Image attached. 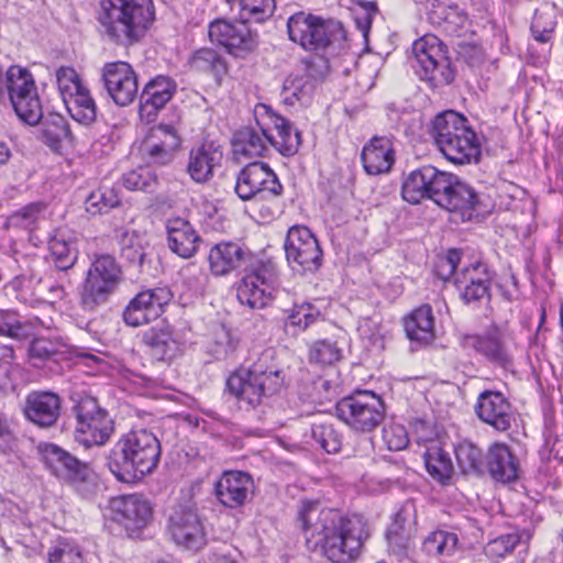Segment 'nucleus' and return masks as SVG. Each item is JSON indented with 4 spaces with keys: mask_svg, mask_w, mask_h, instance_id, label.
<instances>
[{
    "mask_svg": "<svg viewBox=\"0 0 563 563\" xmlns=\"http://www.w3.org/2000/svg\"><path fill=\"white\" fill-rule=\"evenodd\" d=\"M300 520L308 548L320 550L333 563L352 562L368 537L361 518H344L332 510L309 507L300 512Z\"/></svg>",
    "mask_w": 563,
    "mask_h": 563,
    "instance_id": "f257e3e1",
    "label": "nucleus"
},
{
    "mask_svg": "<svg viewBox=\"0 0 563 563\" xmlns=\"http://www.w3.org/2000/svg\"><path fill=\"white\" fill-rule=\"evenodd\" d=\"M155 19L152 0H101L98 22L109 41L129 46L137 43Z\"/></svg>",
    "mask_w": 563,
    "mask_h": 563,
    "instance_id": "f03ea898",
    "label": "nucleus"
},
{
    "mask_svg": "<svg viewBox=\"0 0 563 563\" xmlns=\"http://www.w3.org/2000/svg\"><path fill=\"white\" fill-rule=\"evenodd\" d=\"M161 443L146 430H132L117 442L109 457L111 473L123 483H132L152 473L159 461Z\"/></svg>",
    "mask_w": 563,
    "mask_h": 563,
    "instance_id": "7ed1b4c3",
    "label": "nucleus"
},
{
    "mask_svg": "<svg viewBox=\"0 0 563 563\" xmlns=\"http://www.w3.org/2000/svg\"><path fill=\"white\" fill-rule=\"evenodd\" d=\"M433 137L445 158L456 165L476 163L481 145L466 119L455 111H445L433 121Z\"/></svg>",
    "mask_w": 563,
    "mask_h": 563,
    "instance_id": "20e7f679",
    "label": "nucleus"
},
{
    "mask_svg": "<svg viewBox=\"0 0 563 563\" xmlns=\"http://www.w3.org/2000/svg\"><path fill=\"white\" fill-rule=\"evenodd\" d=\"M268 360L263 355L251 368L231 374L227 380L229 391L251 407L278 395L285 387V376L276 365L267 364Z\"/></svg>",
    "mask_w": 563,
    "mask_h": 563,
    "instance_id": "39448f33",
    "label": "nucleus"
},
{
    "mask_svg": "<svg viewBox=\"0 0 563 563\" xmlns=\"http://www.w3.org/2000/svg\"><path fill=\"white\" fill-rule=\"evenodd\" d=\"M289 38L309 52H319L329 45L344 40L340 22L323 20L309 12L292 14L287 22Z\"/></svg>",
    "mask_w": 563,
    "mask_h": 563,
    "instance_id": "423d86ee",
    "label": "nucleus"
},
{
    "mask_svg": "<svg viewBox=\"0 0 563 563\" xmlns=\"http://www.w3.org/2000/svg\"><path fill=\"white\" fill-rule=\"evenodd\" d=\"M5 99L25 123L36 124L42 118V106L33 75L21 66L12 65L5 71Z\"/></svg>",
    "mask_w": 563,
    "mask_h": 563,
    "instance_id": "0eeeda50",
    "label": "nucleus"
},
{
    "mask_svg": "<svg viewBox=\"0 0 563 563\" xmlns=\"http://www.w3.org/2000/svg\"><path fill=\"white\" fill-rule=\"evenodd\" d=\"M412 67L418 76L431 86L448 85L454 79L449 59L440 40L434 35H424L412 44Z\"/></svg>",
    "mask_w": 563,
    "mask_h": 563,
    "instance_id": "6e6552de",
    "label": "nucleus"
},
{
    "mask_svg": "<svg viewBox=\"0 0 563 563\" xmlns=\"http://www.w3.org/2000/svg\"><path fill=\"white\" fill-rule=\"evenodd\" d=\"M335 410L340 420L361 432L372 431L385 417V406L380 397L368 390H360L342 398Z\"/></svg>",
    "mask_w": 563,
    "mask_h": 563,
    "instance_id": "1a4fd4ad",
    "label": "nucleus"
},
{
    "mask_svg": "<svg viewBox=\"0 0 563 563\" xmlns=\"http://www.w3.org/2000/svg\"><path fill=\"white\" fill-rule=\"evenodd\" d=\"M277 283L276 265L272 261H256L246 268L238 285V299L251 309H262L268 305Z\"/></svg>",
    "mask_w": 563,
    "mask_h": 563,
    "instance_id": "9d476101",
    "label": "nucleus"
},
{
    "mask_svg": "<svg viewBox=\"0 0 563 563\" xmlns=\"http://www.w3.org/2000/svg\"><path fill=\"white\" fill-rule=\"evenodd\" d=\"M430 199L450 212L460 213L462 221L471 220L478 205L475 190L461 181L457 176L437 172Z\"/></svg>",
    "mask_w": 563,
    "mask_h": 563,
    "instance_id": "9b49d317",
    "label": "nucleus"
},
{
    "mask_svg": "<svg viewBox=\"0 0 563 563\" xmlns=\"http://www.w3.org/2000/svg\"><path fill=\"white\" fill-rule=\"evenodd\" d=\"M76 441L86 448L103 445L110 438L113 426L108 412L92 397H82L76 405Z\"/></svg>",
    "mask_w": 563,
    "mask_h": 563,
    "instance_id": "f8f14e48",
    "label": "nucleus"
},
{
    "mask_svg": "<svg viewBox=\"0 0 563 563\" xmlns=\"http://www.w3.org/2000/svg\"><path fill=\"white\" fill-rule=\"evenodd\" d=\"M286 260L298 274L317 272L322 264V251L316 236L307 227L295 225L285 240Z\"/></svg>",
    "mask_w": 563,
    "mask_h": 563,
    "instance_id": "ddd939ff",
    "label": "nucleus"
},
{
    "mask_svg": "<svg viewBox=\"0 0 563 563\" xmlns=\"http://www.w3.org/2000/svg\"><path fill=\"white\" fill-rule=\"evenodd\" d=\"M460 343L464 349H473L489 362L507 367L512 361V340L508 333L492 327L481 335L463 334Z\"/></svg>",
    "mask_w": 563,
    "mask_h": 563,
    "instance_id": "4468645a",
    "label": "nucleus"
},
{
    "mask_svg": "<svg viewBox=\"0 0 563 563\" xmlns=\"http://www.w3.org/2000/svg\"><path fill=\"white\" fill-rule=\"evenodd\" d=\"M101 80L109 97L120 107L131 104L137 96V75L125 62L104 64L101 69Z\"/></svg>",
    "mask_w": 563,
    "mask_h": 563,
    "instance_id": "2eb2a0df",
    "label": "nucleus"
},
{
    "mask_svg": "<svg viewBox=\"0 0 563 563\" xmlns=\"http://www.w3.org/2000/svg\"><path fill=\"white\" fill-rule=\"evenodd\" d=\"M209 37L235 56H242L257 46V35L252 33L243 20L233 22L218 19L211 22Z\"/></svg>",
    "mask_w": 563,
    "mask_h": 563,
    "instance_id": "dca6fc26",
    "label": "nucleus"
},
{
    "mask_svg": "<svg viewBox=\"0 0 563 563\" xmlns=\"http://www.w3.org/2000/svg\"><path fill=\"white\" fill-rule=\"evenodd\" d=\"M38 452L51 473L64 482L71 484L84 483L90 476L88 464L79 461L56 444L41 443Z\"/></svg>",
    "mask_w": 563,
    "mask_h": 563,
    "instance_id": "f3484780",
    "label": "nucleus"
},
{
    "mask_svg": "<svg viewBox=\"0 0 563 563\" xmlns=\"http://www.w3.org/2000/svg\"><path fill=\"white\" fill-rule=\"evenodd\" d=\"M282 189L276 174L262 162L246 165L240 172L235 184V192L242 200H250L264 192L278 196Z\"/></svg>",
    "mask_w": 563,
    "mask_h": 563,
    "instance_id": "a211bd4d",
    "label": "nucleus"
},
{
    "mask_svg": "<svg viewBox=\"0 0 563 563\" xmlns=\"http://www.w3.org/2000/svg\"><path fill=\"white\" fill-rule=\"evenodd\" d=\"M181 145V139L174 125L158 124L141 146L142 157L148 165L170 164Z\"/></svg>",
    "mask_w": 563,
    "mask_h": 563,
    "instance_id": "6ab92c4d",
    "label": "nucleus"
},
{
    "mask_svg": "<svg viewBox=\"0 0 563 563\" xmlns=\"http://www.w3.org/2000/svg\"><path fill=\"white\" fill-rule=\"evenodd\" d=\"M173 294L166 287L139 292L126 306L123 320L130 327H141L157 319Z\"/></svg>",
    "mask_w": 563,
    "mask_h": 563,
    "instance_id": "aec40b11",
    "label": "nucleus"
},
{
    "mask_svg": "<svg viewBox=\"0 0 563 563\" xmlns=\"http://www.w3.org/2000/svg\"><path fill=\"white\" fill-rule=\"evenodd\" d=\"M168 532L178 545L198 551L206 544V532L194 509L177 506L169 516Z\"/></svg>",
    "mask_w": 563,
    "mask_h": 563,
    "instance_id": "412c9836",
    "label": "nucleus"
},
{
    "mask_svg": "<svg viewBox=\"0 0 563 563\" xmlns=\"http://www.w3.org/2000/svg\"><path fill=\"white\" fill-rule=\"evenodd\" d=\"M176 92V84L166 76L151 79L141 93L139 112L143 121L152 122L157 112L163 109Z\"/></svg>",
    "mask_w": 563,
    "mask_h": 563,
    "instance_id": "4be33fe9",
    "label": "nucleus"
},
{
    "mask_svg": "<svg viewBox=\"0 0 563 563\" xmlns=\"http://www.w3.org/2000/svg\"><path fill=\"white\" fill-rule=\"evenodd\" d=\"M223 151L221 145L213 141H206L189 152L187 172L196 183L209 181L214 169L221 165Z\"/></svg>",
    "mask_w": 563,
    "mask_h": 563,
    "instance_id": "5701e85b",
    "label": "nucleus"
},
{
    "mask_svg": "<svg viewBox=\"0 0 563 563\" xmlns=\"http://www.w3.org/2000/svg\"><path fill=\"white\" fill-rule=\"evenodd\" d=\"M254 483L250 474L230 471L222 474L216 485V496L229 508H236L246 503L253 493Z\"/></svg>",
    "mask_w": 563,
    "mask_h": 563,
    "instance_id": "b1692460",
    "label": "nucleus"
},
{
    "mask_svg": "<svg viewBox=\"0 0 563 563\" xmlns=\"http://www.w3.org/2000/svg\"><path fill=\"white\" fill-rule=\"evenodd\" d=\"M476 412L482 421L499 431L508 430L514 420L511 406L499 391L482 393L477 400Z\"/></svg>",
    "mask_w": 563,
    "mask_h": 563,
    "instance_id": "393cba45",
    "label": "nucleus"
},
{
    "mask_svg": "<svg viewBox=\"0 0 563 563\" xmlns=\"http://www.w3.org/2000/svg\"><path fill=\"white\" fill-rule=\"evenodd\" d=\"M23 412L27 420L42 428L57 421L60 413V399L51 391L31 393L25 400Z\"/></svg>",
    "mask_w": 563,
    "mask_h": 563,
    "instance_id": "a878e982",
    "label": "nucleus"
},
{
    "mask_svg": "<svg viewBox=\"0 0 563 563\" xmlns=\"http://www.w3.org/2000/svg\"><path fill=\"white\" fill-rule=\"evenodd\" d=\"M111 508L117 520L126 529H141L152 517L150 503L139 495L121 496L112 499Z\"/></svg>",
    "mask_w": 563,
    "mask_h": 563,
    "instance_id": "bb28decb",
    "label": "nucleus"
},
{
    "mask_svg": "<svg viewBox=\"0 0 563 563\" xmlns=\"http://www.w3.org/2000/svg\"><path fill=\"white\" fill-rule=\"evenodd\" d=\"M266 119L264 123L268 143L276 147L283 155H292L300 145V133L292 129L291 124L283 117L269 111L265 106Z\"/></svg>",
    "mask_w": 563,
    "mask_h": 563,
    "instance_id": "cd10ccee",
    "label": "nucleus"
},
{
    "mask_svg": "<svg viewBox=\"0 0 563 563\" xmlns=\"http://www.w3.org/2000/svg\"><path fill=\"white\" fill-rule=\"evenodd\" d=\"M455 285L467 303L489 298L490 276L486 266L481 263L465 267L457 275Z\"/></svg>",
    "mask_w": 563,
    "mask_h": 563,
    "instance_id": "c85d7f7f",
    "label": "nucleus"
},
{
    "mask_svg": "<svg viewBox=\"0 0 563 563\" xmlns=\"http://www.w3.org/2000/svg\"><path fill=\"white\" fill-rule=\"evenodd\" d=\"M167 243L170 251L183 258L192 257L198 251L200 236L183 218H172L166 222Z\"/></svg>",
    "mask_w": 563,
    "mask_h": 563,
    "instance_id": "c756f323",
    "label": "nucleus"
},
{
    "mask_svg": "<svg viewBox=\"0 0 563 563\" xmlns=\"http://www.w3.org/2000/svg\"><path fill=\"white\" fill-rule=\"evenodd\" d=\"M395 162L391 141L386 136H374L362 151V163L368 175L387 173Z\"/></svg>",
    "mask_w": 563,
    "mask_h": 563,
    "instance_id": "7c9ffc66",
    "label": "nucleus"
},
{
    "mask_svg": "<svg viewBox=\"0 0 563 563\" xmlns=\"http://www.w3.org/2000/svg\"><path fill=\"white\" fill-rule=\"evenodd\" d=\"M260 130L254 128H243L236 131L232 139V148L234 156L240 159L255 158L263 156L268 148V139L265 132L264 123H260Z\"/></svg>",
    "mask_w": 563,
    "mask_h": 563,
    "instance_id": "2f4dec72",
    "label": "nucleus"
},
{
    "mask_svg": "<svg viewBox=\"0 0 563 563\" xmlns=\"http://www.w3.org/2000/svg\"><path fill=\"white\" fill-rule=\"evenodd\" d=\"M438 168L427 165L412 170L402 183V198L409 203H419L422 199H430Z\"/></svg>",
    "mask_w": 563,
    "mask_h": 563,
    "instance_id": "473e14b6",
    "label": "nucleus"
},
{
    "mask_svg": "<svg viewBox=\"0 0 563 563\" xmlns=\"http://www.w3.org/2000/svg\"><path fill=\"white\" fill-rule=\"evenodd\" d=\"M247 253L235 243H219L209 252V265L212 274L223 276L240 267L246 261Z\"/></svg>",
    "mask_w": 563,
    "mask_h": 563,
    "instance_id": "72a5a7b5",
    "label": "nucleus"
},
{
    "mask_svg": "<svg viewBox=\"0 0 563 563\" xmlns=\"http://www.w3.org/2000/svg\"><path fill=\"white\" fill-rule=\"evenodd\" d=\"M422 456L427 472L434 481L446 484L451 479L454 472L452 459L438 440L424 443Z\"/></svg>",
    "mask_w": 563,
    "mask_h": 563,
    "instance_id": "f704fd0d",
    "label": "nucleus"
},
{
    "mask_svg": "<svg viewBox=\"0 0 563 563\" xmlns=\"http://www.w3.org/2000/svg\"><path fill=\"white\" fill-rule=\"evenodd\" d=\"M487 465L492 477L496 481L508 483L518 477V463L504 443H494L489 448Z\"/></svg>",
    "mask_w": 563,
    "mask_h": 563,
    "instance_id": "c9c22d12",
    "label": "nucleus"
},
{
    "mask_svg": "<svg viewBox=\"0 0 563 563\" xmlns=\"http://www.w3.org/2000/svg\"><path fill=\"white\" fill-rule=\"evenodd\" d=\"M51 256L59 271H67L77 261V240L75 234L67 229H58L54 232L48 243Z\"/></svg>",
    "mask_w": 563,
    "mask_h": 563,
    "instance_id": "e433bc0d",
    "label": "nucleus"
},
{
    "mask_svg": "<svg viewBox=\"0 0 563 563\" xmlns=\"http://www.w3.org/2000/svg\"><path fill=\"white\" fill-rule=\"evenodd\" d=\"M118 285L119 283L87 272L80 291V303L82 308L86 310H93L98 306L104 303L110 295L113 294Z\"/></svg>",
    "mask_w": 563,
    "mask_h": 563,
    "instance_id": "4c0bfd02",
    "label": "nucleus"
},
{
    "mask_svg": "<svg viewBox=\"0 0 563 563\" xmlns=\"http://www.w3.org/2000/svg\"><path fill=\"white\" fill-rule=\"evenodd\" d=\"M405 331L411 341L429 343L434 338V317L429 305L415 309L405 319Z\"/></svg>",
    "mask_w": 563,
    "mask_h": 563,
    "instance_id": "58836bf2",
    "label": "nucleus"
},
{
    "mask_svg": "<svg viewBox=\"0 0 563 563\" xmlns=\"http://www.w3.org/2000/svg\"><path fill=\"white\" fill-rule=\"evenodd\" d=\"M143 342L150 349L151 355L157 361L173 358L178 351V343L169 329L151 328L143 333Z\"/></svg>",
    "mask_w": 563,
    "mask_h": 563,
    "instance_id": "ea45409f",
    "label": "nucleus"
},
{
    "mask_svg": "<svg viewBox=\"0 0 563 563\" xmlns=\"http://www.w3.org/2000/svg\"><path fill=\"white\" fill-rule=\"evenodd\" d=\"M558 24L556 8L552 3H543L536 9L531 19L530 31L534 41L548 44L551 43Z\"/></svg>",
    "mask_w": 563,
    "mask_h": 563,
    "instance_id": "a19ab883",
    "label": "nucleus"
},
{
    "mask_svg": "<svg viewBox=\"0 0 563 563\" xmlns=\"http://www.w3.org/2000/svg\"><path fill=\"white\" fill-rule=\"evenodd\" d=\"M69 115L77 122L89 125L97 117V106L87 87L63 100Z\"/></svg>",
    "mask_w": 563,
    "mask_h": 563,
    "instance_id": "79ce46f5",
    "label": "nucleus"
},
{
    "mask_svg": "<svg viewBox=\"0 0 563 563\" xmlns=\"http://www.w3.org/2000/svg\"><path fill=\"white\" fill-rule=\"evenodd\" d=\"M457 544L459 538L455 533L437 530L424 538L421 550L430 558L450 556L455 552Z\"/></svg>",
    "mask_w": 563,
    "mask_h": 563,
    "instance_id": "37998d69",
    "label": "nucleus"
},
{
    "mask_svg": "<svg viewBox=\"0 0 563 563\" xmlns=\"http://www.w3.org/2000/svg\"><path fill=\"white\" fill-rule=\"evenodd\" d=\"M320 316L319 309L310 302L295 303L288 313L285 327L287 330H291V333L296 335L307 330Z\"/></svg>",
    "mask_w": 563,
    "mask_h": 563,
    "instance_id": "c03bdc74",
    "label": "nucleus"
},
{
    "mask_svg": "<svg viewBox=\"0 0 563 563\" xmlns=\"http://www.w3.org/2000/svg\"><path fill=\"white\" fill-rule=\"evenodd\" d=\"M457 465L464 474L481 473L484 466V455L472 442H461L455 448Z\"/></svg>",
    "mask_w": 563,
    "mask_h": 563,
    "instance_id": "a18cd8bd",
    "label": "nucleus"
},
{
    "mask_svg": "<svg viewBox=\"0 0 563 563\" xmlns=\"http://www.w3.org/2000/svg\"><path fill=\"white\" fill-rule=\"evenodd\" d=\"M311 437L328 453H336L341 449L342 438L328 420L313 421Z\"/></svg>",
    "mask_w": 563,
    "mask_h": 563,
    "instance_id": "49530a36",
    "label": "nucleus"
},
{
    "mask_svg": "<svg viewBox=\"0 0 563 563\" xmlns=\"http://www.w3.org/2000/svg\"><path fill=\"white\" fill-rule=\"evenodd\" d=\"M123 186L129 190L153 192L157 188L158 179L148 166L139 167L122 176Z\"/></svg>",
    "mask_w": 563,
    "mask_h": 563,
    "instance_id": "de8ad7c7",
    "label": "nucleus"
},
{
    "mask_svg": "<svg viewBox=\"0 0 563 563\" xmlns=\"http://www.w3.org/2000/svg\"><path fill=\"white\" fill-rule=\"evenodd\" d=\"M119 205L118 191L110 187H100L86 199V210L93 216L108 212Z\"/></svg>",
    "mask_w": 563,
    "mask_h": 563,
    "instance_id": "09e8293b",
    "label": "nucleus"
},
{
    "mask_svg": "<svg viewBox=\"0 0 563 563\" xmlns=\"http://www.w3.org/2000/svg\"><path fill=\"white\" fill-rule=\"evenodd\" d=\"M275 0H240V16L246 22L261 23L271 18Z\"/></svg>",
    "mask_w": 563,
    "mask_h": 563,
    "instance_id": "8fccbe9b",
    "label": "nucleus"
},
{
    "mask_svg": "<svg viewBox=\"0 0 563 563\" xmlns=\"http://www.w3.org/2000/svg\"><path fill=\"white\" fill-rule=\"evenodd\" d=\"M312 91L313 84L310 79L302 76H289L283 85L284 100L291 104L295 101L307 102Z\"/></svg>",
    "mask_w": 563,
    "mask_h": 563,
    "instance_id": "3c124183",
    "label": "nucleus"
},
{
    "mask_svg": "<svg viewBox=\"0 0 563 563\" xmlns=\"http://www.w3.org/2000/svg\"><path fill=\"white\" fill-rule=\"evenodd\" d=\"M55 77L63 100L86 87L79 74L70 66H60L56 69Z\"/></svg>",
    "mask_w": 563,
    "mask_h": 563,
    "instance_id": "603ef678",
    "label": "nucleus"
},
{
    "mask_svg": "<svg viewBox=\"0 0 563 563\" xmlns=\"http://www.w3.org/2000/svg\"><path fill=\"white\" fill-rule=\"evenodd\" d=\"M341 357V350L334 342L319 340L311 344L309 349V362L321 366L331 365Z\"/></svg>",
    "mask_w": 563,
    "mask_h": 563,
    "instance_id": "864d4df0",
    "label": "nucleus"
},
{
    "mask_svg": "<svg viewBox=\"0 0 563 563\" xmlns=\"http://www.w3.org/2000/svg\"><path fill=\"white\" fill-rule=\"evenodd\" d=\"M48 563H84L79 548L68 541H57L47 552Z\"/></svg>",
    "mask_w": 563,
    "mask_h": 563,
    "instance_id": "5fc2aeb1",
    "label": "nucleus"
},
{
    "mask_svg": "<svg viewBox=\"0 0 563 563\" xmlns=\"http://www.w3.org/2000/svg\"><path fill=\"white\" fill-rule=\"evenodd\" d=\"M87 272L115 283H120L121 279V268L119 264L113 256L107 254L97 256Z\"/></svg>",
    "mask_w": 563,
    "mask_h": 563,
    "instance_id": "6e6d98bb",
    "label": "nucleus"
},
{
    "mask_svg": "<svg viewBox=\"0 0 563 563\" xmlns=\"http://www.w3.org/2000/svg\"><path fill=\"white\" fill-rule=\"evenodd\" d=\"M383 440L390 451L404 450L409 443L407 430L398 423H389L384 427Z\"/></svg>",
    "mask_w": 563,
    "mask_h": 563,
    "instance_id": "4d7b16f0",
    "label": "nucleus"
},
{
    "mask_svg": "<svg viewBox=\"0 0 563 563\" xmlns=\"http://www.w3.org/2000/svg\"><path fill=\"white\" fill-rule=\"evenodd\" d=\"M192 67L202 71H219L223 67L220 55L211 48H201L191 58Z\"/></svg>",
    "mask_w": 563,
    "mask_h": 563,
    "instance_id": "13d9d810",
    "label": "nucleus"
},
{
    "mask_svg": "<svg viewBox=\"0 0 563 563\" xmlns=\"http://www.w3.org/2000/svg\"><path fill=\"white\" fill-rule=\"evenodd\" d=\"M519 542L517 534H506L497 538L488 544V552L492 555L505 556L510 553Z\"/></svg>",
    "mask_w": 563,
    "mask_h": 563,
    "instance_id": "bf43d9fd",
    "label": "nucleus"
},
{
    "mask_svg": "<svg viewBox=\"0 0 563 563\" xmlns=\"http://www.w3.org/2000/svg\"><path fill=\"white\" fill-rule=\"evenodd\" d=\"M42 207L37 203H31L19 211H16L12 219L15 220V222L22 227H29L30 224L34 223L41 213Z\"/></svg>",
    "mask_w": 563,
    "mask_h": 563,
    "instance_id": "052dcab7",
    "label": "nucleus"
},
{
    "mask_svg": "<svg viewBox=\"0 0 563 563\" xmlns=\"http://www.w3.org/2000/svg\"><path fill=\"white\" fill-rule=\"evenodd\" d=\"M52 125H53L54 130H52V131L47 130V133L52 134L55 141H57V142H62V141L71 142L73 141V139H74L73 134L69 130L68 124L64 120V118H62V117L54 118Z\"/></svg>",
    "mask_w": 563,
    "mask_h": 563,
    "instance_id": "680f3d73",
    "label": "nucleus"
},
{
    "mask_svg": "<svg viewBox=\"0 0 563 563\" xmlns=\"http://www.w3.org/2000/svg\"><path fill=\"white\" fill-rule=\"evenodd\" d=\"M376 12V7L374 3L369 4V10L364 12L362 15H357L355 18V22L357 29L362 32L364 38H367L371 25H372V15Z\"/></svg>",
    "mask_w": 563,
    "mask_h": 563,
    "instance_id": "e2e57ef3",
    "label": "nucleus"
},
{
    "mask_svg": "<svg viewBox=\"0 0 563 563\" xmlns=\"http://www.w3.org/2000/svg\"><path fill=\"white\" fill-rule=\"evenodd\" d=\"M454 272H455V269L452 267L451 264H448V262H443L442 260H439L435 264V273L443 280L449 279L453 275Z\"/></svg>",
    "mask_w": 563,
    "mask_h": 563,
    "instance_id": "0e129e2a",
    "label": "nucleus"
},
{
    "mask_svg": "<svg viewBox=\"0 0 563 563\" xmlns=\"http://www.w3.org/2000/svg\"><path fill=\"white\" fill-rule=\"evenodd\" d=\"M208 563H236V560L229 551H216L209 556Z\"/></svg>",
    "mask_w": 563,
    "mask_h": 563,
    "instance_id": "69168bd1",
    "label": "nucleus"
},
{
    "mask_svg": "<svg viewBox=\"0 0 563 563\" xmlns=\"http://www.w3.org/2000/svg\"><path fill=\"white\" fill-rule=\"evenodd\" d=\"M443 262H448V264H451L454 269H456L457 264L461 260L460 253L455 250H451L446 256L441 257Z\"/></svg>",
    "mask_w": 563,
    "mask_h": 563,
    "instance_id": "338daca9",
    "label": "nucleus"
},
{
    "mask_svg": "<svg viewBox=\"0 0 563 563\" xmlns=\"http://www.w3.org/2000/svg\"><path fill=\"white\" fill-rule=\"evenodd\" d=\"M44 341L42 340H36L32 343V346H31V353L33 355H37V356H42L44 354H48V351L44 347Z\"/></svg>",
    "mask_w": 563,
    "mask_h": 563,
    "instance_id": "774afa93",
    "label": "nucleus"
}]
</instances>
